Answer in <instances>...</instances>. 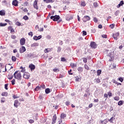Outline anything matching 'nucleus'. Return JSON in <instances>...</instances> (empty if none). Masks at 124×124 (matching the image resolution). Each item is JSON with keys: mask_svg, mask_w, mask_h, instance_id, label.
Masks as SVG:
<instances>
[{"mask_svg": "<svg viewBox=\"0 0 124 124\" xmlns=\"http://www.w3.org/2000/svg\"><path fill=\"white\" fill-rule=\"evenodd\" d=\"M60 16L55 15L54 16H50V19L53 20L54 22H57V21H59L60 20Z\"/></svg>", "mask_w": 124, "mask_h": 124, "instance_id": "obj_1", "label": "nucleus"}, {"mask_svg": "<svg viewBox=\"0 0 124 124\" xmlns=\"http://www.w3.org/2000/svg\"><path fill=\"white\" fill-rule=\"evenodd\" d=\"M16 79L17 80H21L22 79V75H21V72L19 71H16Z\"/></svg>", "mask_w": 124, "mask_h": 124, "instance_id": "obj_2", "label": "nucleus"}, {"mask_svg": "<svg viewBox=\"0 0 124 124\" xmlns=\"http://www.w3.org/2000/svg\"><path fill=\"white\" fill-rule=\"evenodd\" d=\"M30 77H31V74L28 72H25L24 74L23 78L25 79H30Z\"/></svg>", "mask_w": 124, "mask_h": 124, "instance_id": "obj_3", "label": "nucleus"}, {"mask_svg": "<svg viewBox=\"0 0 124 124\" xmlns=\"http://www.w3.org/2000/svg\"><path fill=\"white\" fill-rule=\"evenodd\" d=\"M120 36V32H118L115 33H113L112 35V37H113L115 40H118V36Z\"/></svg>", "mask_w": 124, "mask_h": 124, "instance_id": "obj_4", "label": "nucleus"}, {"mask_svg": "<svg viewBox=\"0 0 124 124\" xmlns=\"http://www.w3.org/2000/svg\"><path fill=\"white\" fill-rule=\"evenodd\" d=\"M26 47L24 46H22L19 48V52L20 53V54H23V53L26 52Z\"/></svg>", "mask_w": 124, "mask_h": 124, "instance_id": "obj_5", "label": "nucleus"}, {"mask_svg": "<svg viewBox=\"0 0 124 124\" xmlns=\"http://www.w3.org/2000/svg\"><path fill=\"white\" fill-rule=\"evenodd\" d=\"M52 124H56L57 122V115L56 114H54V116H53V118L52 119Z\"/></svg>", "mask_w": 124, "mask_h": 124, "instance_id": "obj_6", "label": "nucleus"}, {"mask_svg": "<svg viewBox=\"0 0 124 124\" xmlns=\"http://www.w3.org/2000/svg\"><path fill=\"white\" fill-rule=\"evenodd\" d=\"M66 21H70V20H72L73 19V16L71 15H66L65 16Z\"/></svg>", "mask_w": 124, "mask_h": 124, "instance_id": "obj_7", "label": "nucleus"}, {"mask_svg": "<svg viewBox=\"0 0 124 124\" xmlns=\"http://www.w3.org/2000/svg\"><path fill=\"white\" fill-rule=\"evenodd\" d=\"M38 0H35L33 2V7L35 8L37 10H38V6L37 5V2Z\"/></svg>", "mask_w": 124, "mask_h": 124, "instance_id": "obj_8", "label": "nucleus"}, {"mask_svg": "<svg viewBox=\"0 0 124 124\" xmlns=\"http://www.w3.org/2000/svg\"><path fill=\"white\" fill-rule=\"evenodd\" d=\"M90 20H91V17L88 16H85L83 18V22H87V21H90Z\"/></svg>", "mask_w": 124, "mask_h": 124, "instance_id": "obj_9", "label": "nucleus"}, {"mask_svg": "<svg viewBox=\"0 0 124 124\" xmlns=\"http://www.w3.org/2000/svg\"><path fill=\"white\" fill-rule=\"evenodd\" d=\"M29 67L30 68L31 71L35 69V65H33L32 63L30 64Z\"/></svg>", "mask_w": 124, "mask_h": 124, "instance_id": "obj_10", "label": "nucleus"}, {"mask_svg": "<svg viewBox=\"0 0 124 124\" xmlns=\"http://www.w3.org/2000/svg\"><path fill=\"white\" fill-rule=\"evenodd\" d=\"M20 45L23 46V45H25V43H26V39L24 38H22L20 40Z\"/></svg>", "mask_w": 124, "mask_h": 124, "instance_id": "obj_11", "label": "nucleus"}, {"mask_svg": "<svg viewBox=\"0 0 124 124\" xmlns=\"http://www.w3.org/2000/svg\"><path fill=\"white\" fill-rule=\"evenodd\" d=\"M90 46L92 48H93V49H95L96 48V45H95V43H94V42H91Z\"/></svg>", "mask_w": 124, "mask_h": 124, "instance_id": "obj_12", "label": "nucleus"}, {"mask_svg": "<svg viewBox=\"0 0 124 124\" xmlns=\"http://www.w3.org/2000/svg\"><path fill=\"white\" fill-rule=\"evenodd\" d=\"M124 0H122L120 1V3L117 6V8H120L121 6L124 5Z\"/></svg>", "mask_w": 124, "mask_h": 124, "instance_id": "obj_13", "label": "nucleus"}, {"mask_svg": "<svg viewBox=\"0 0 124 124\" xmlns=\"http://www.w3.org/2000/svg\"><path fill=\"white\" fill-rule=\"evenodd\" d=\"M39 44L38 43H34L32 44H31V47H37V46H39Z\"/></svg>", "mask_w": 124, "mask_h": 124, "instance_id": "obj_14", "label": "nucleus"}, {"mask_svg": "<svg viewBox=\"0 0 124 124\" xmlns=\"http://www.w3.org/2000/svg\"><path fill=\"white\" fill-rule=\"evenodd\" d=\"M44 1H45L46 3H50V2H51V3H53V2L55 1V0H44Z\"/></svg>", "mask_w": 124, "mask_h": 124, "instance_id": "obj_15", "label": "nucleus"}, {"mask_svg": "<svg viewBox=\"0 0 124 124\" xmlns=\"http://www.w3.org/2000/svg\"><path fill=\"white\" fill-rule=\"evenodd\" d=\"M0 15L1 16H4L5 15V11L4 10L0 11Z\"/></svg>", "mask_w": 124, "mask_h": 124, "instance_id": "obj_16", "label": "nucleus"}, {"mask_svg": "<svg viewBox=\"0 0 124 124\" xmlns=\"http://www.w3.org/2000/svg\"><path fill=\"white\" fill-rule=\"evenodd\" d=\"M78 70L79 72H82L83 70H84V68H83V67H79L78 68Z\"/></svg>", "mask_w": 124, "mask_h": 124, "instance_id": "obj_17", "label": "nucleus"}, {"mask_svg": "<svg viewBox=\"0 0 124 124\" xmlns=\"http://www.w3.org/2000/svg\"><path fill=\"white\" fill-rule=\"evenodd\" d=\"M123 104H124V101L123 100H120L118 102V105H119V106H122Z\"/></svg>", "mask_w": 124, "mask_h": 124, "instance_id": "obj_18", "label": "nucleus"}, {"mask_svg": "<svg viewBox=\"0 0 124 124\" xmlns=\"http://www.w3.org/2000/svg\"><path fill=\"white\" fill-rule=\"evenodd\" d=\"M70 65H71V67H72V68L77 67V64H76V63H71L70 64Z\"/></svg>", "mask_w": 124, "mask_h": 124, "instance_id": "obj_19", "label": "nucleus"}, {"mask_svg": "<svg viewBox=\"0 0 124 124\" xmlns=\"http://www.w3.org/2000/svg\"><path fill=\"white\" fill-rule=\"evenodd\" d=\"M50 89H49V88H46V90H45V93H46L47 94H48V93H50Z\"/></svg>", "mask_w": 124, "mask_h": 124, "instance_id": "obj_20", "label": "nucleus"}, {"mask_svg": "<svg viewBox=\"0 0 124 124\" xmlns=\"http://www.w3.org/2000/svg\"><path fill=\"white\" fill-rule=\"evenodd\" d=\"M51 51V48H46L44 50L45 53H49Z\"/></svg>", "mask_w": 124, "mask_h": 124, "instance_id": "obj_21", "label": "nucleus"}, {"mask_svg": "<svg viewBox=\"0 0 124 124\" xmlns=\"http://www.w3.org/2000/svg\"><path fill=\"white\" fill-rule=\"evenodd\" d=\"M20 69H21V72L24 73L25 71H26V69H25V68L23 67L22 66L20 67Z\"/></svg>", "mask_w": 124, "mask_h": 124, "instance_id": "obj_22", "label": "nucleus"}, {"mask_svg": "<svg viewBox=\"0 0 124 124\" xmlns=\"http://www.w3.org/2000/svg\"><path fill=\"white\" fill-rule=\"evenodd\" d=\"M101 72H102V71H101V70H98L97 71V76H99L100 74H101Z\"/></svg>", "mask_w": 124, "mask_h": 124, "instance_id": "obj_23", "label": "nucleus"}, {"mask_svg": "<svg viewBox=\"0 0 124 124\" xmlns=\"http://www.w3.org/2000/svg\"><path fill=\"white\" fill-rule=\"evenodd\" d=\"M115 120V118L112 117L110 119H108V122H110V123H113V121Z\"/></svg>", "mask_w": 124, "mask_h": 124, "instance_id": "obj_24", "label": "nucleus"}, {"mask_svg": "<svg viewBox=\"0 0 124 124\" xmlns=\"http://www.w3.org/2000/svg\"><path fill=\"white\" fill-rule=\"evenodd\" d=\"M82 60H83V62H84V63H87V62H88V59L86 58H83Z\"/></svg>", "mask_w": 124, "mask_h": 124, "instance_id": "obj_25", "label": "nucleus"}, {"mask_svg": "<svg viewBox=\"0 0 124 124\" xmlns=\"http://www.w3.org/2000/svg\"><path fill=\"white\" fill-rule=\"evenodd\" d=\"M58 98L59 99H61L62 97H63V94H59L58 96H57Z\"/></svg>", "mask_w": 124, "mask_h": 124, "instance_id": "obj_26", "label": "nucleus"}, {"mask_svg": "<svg viewBox=\"0 0 124 124\" xmlns=\"http://www.w3.org/2000/svg\"><path fill=\"white\" fill-rule=\"evenodd\" d=\"M84 68L85 69H86V70H90V67H89V66L86 64L84 65Z\"/></svg>", "mask_w": 124, "mask_h": 124, "instance_id": "obj_27", "label": "nucleus"}, {"mask_svg": "<svg viewBox=\"0 0 124 124\" xmlns=\"http://www.w3.org/2000/svg\"><path fill=\"white\" fill-rule=\"evenodd\" d=\"M114 100H116V101H119V100H120V97H119L118 96H116L115 97H114Z\"/></svg>", "mask_w": 124, "mask_h": 124, "instance_id": "obj_28", "label": "nucleus"}, {"mask_svg": "<svg viewBox=\"0 0 124 124\" xmlns=\"http://www.w3.org/2000/svg\"><path fill=\"white\" fill-rule=\"evenodd\" d=\"M7 25V23H0V27H5Z\"/></svg>", "mask_w": 124, "mask_h": 124, "instance_id": "obj_29", "label": "nucleus"}, {"mask_svg": "<svg viewBox=\"0 0 124 124\" xmlns=\"http://www.w3.org/2000/svg\"><path fill=\"white\" fill-rule=\"evenodd\" d=\"M101 123H102V124H103V123H104V124H107V123H108V120H104V121H102L101 122Z\"/></svg>", "mask_w": 124, "mask_h": 124, "instance_id": "obj_30", "label": "nucleus"}, {"mask_svg": "<svg viewBox=\"0 0 124 124\" xmlns=\"http://www.w3.org/2000/svg\"><path fill=\"white\" fill-rule=\"evenodd\" d=\"M66 117V115H65V114L64 113H62L61 114V118L62 119H64V118Z\"/></svg>", "mask_w": 124, "mask_h": 124, "instance_id": "obj_31", "label": "nucleus"}, {"mask_svg": "<svg viewBox=\"0 0 124 124\" xmlns=\"http://www.w3.org/2000/svg\"><path fill=\"white\" fill-rule=\"evenodd\" d=\"M8 78L9 80H12L13 79V76H11V75L8 76Z\"/></svg>", "mask_w": 124, "mask_h": 124, "instance_id": "obj_32", "label": "nucleus"}, {"mask_svg": "<svg viewBox=\"0 0 124 124\" xmlns=\"http://www.w3.org/2000/svg\"><path fill=\"white\" fill-rule=\"evenodd\" d=\"M115 16H118V15H119V14H120V11H116L115 13H114Z\"/></svg>", "mask_w": 124, "mask_h": 124, "instance_id": "obj_33", "label": "nucleus"}, {"mask_svg": "<svg viewBox=\"0 0 124 124\" xmlns=\"http://www.w3.org/2000/svg\"><path fill=\"white\" fill-rule=\"evenodd\" d=\"M1 95L2 96H6V95H7V92L2 93L1 94Z\"/></svg>", "mask_w": 124, "mask_h": 124, "instance_id": "obj_34", "label": "nucleus"}, {"mask_svg": "<svg viewBox=\"0 0 124 124\" xmlns=\"http://www.w3.org/2000/svg\"><path fill=\"white\" fill-rule=\"evenodd\" d=\"M29 123L30 124H33V123H34V120H33L32 119H30L29 120Z\"/></svg>", "mask_w": 124, "mask_h": 124, "instance_id": "obj_35", "label": "nucleus"}, {"mask_svg": "<svg viewBox=\"0 0 124 124\" xmlns=\"http://www.w3.org/2000/svg\"><path fill=\"white\" fill-rule=\"evenodd\" d=\"M12 60L13 61V62H16V57L15 56H12Z\"/></svg>", "mask_w": 124, "mask_h": 124, "instance_id": "obj_36", "label": "nucleus"}, {"mask_svg": "<svg viewBox=\"0 0 124 124\" xmlns=\"http://www.w3.org/2000/svg\"><path fill=\"white\" fill-rule=\"evenodd\" d=\"M81 6H86V2H85L84 1L81 2Z\"/></svg>", "mask_w": 124, "mask_h": 124, "instance_id": "obj_37", "label": "nucleus"}, {"mask_svg": "<svg viewBox=\"0 0 124 124\" xmlns=\"http://www.w3.org/2000/svg\"><path fill=\"white\" fill-rule=\"evenodd\" d=\"M23 19L27 21V20L29 19V17H28V16H25L23 17Z\"/></svg>", "mask_w": 124, "mask_h": 124, "instance_id": "obj_38", "label": "nucleus"}, {"mask_svg": "<svg viewBox=\"0 0 124 124\" xmlns=\"http://www.w3.org/2000/svg\"><path fill=\"white\" fill-rule=\"evenodd\" d=\"M93 6H94V7H97L98 6V4H97V2H94L93 3Z\"/></svg>", "mask_w": 124, "mask_h": 124, "instance_id": "obj_39", "label": "nucleus"}, {"mask_svg": "<svg viewBox=\"0 0 124 124\" xmlns=\"http://www.w3.org/2000/svg\"><path fill=\"white\" fill-rule=\"evenodd\" d=\"M15 82H16L15 79H13L11 81L12 85H15Z\"/></svg>", "mask_w": 124, "mask_h": 124, "instance_id": "obj_40", "label": "nucleus"}, {"mask_svg": "<svg viewBox=\"0 0 124 124\" xmlns=\"http://www.w3.org/2000/svg\"><path fill=\"white\" fill-rule=\"evenodd\" d=\"M93 21L95 23H97V22H98V20L97 19V18L96 17L93 18Z\"/></svg>", "mask_w": 124, "mask_h": 124, "instance_id": "obj_41", "label": "nucleus"}, {"mask_svg": "<svg viewBox=\"0 0 124 124\" xmlns=\"http://www.w3.org/2000/svg\"><path fill=\"white\" fill-rule=\"evenodd\" d=\"M61 51H62V48L61 47V46H59L58 48L57 52H58V53H60V52H61Z\"/></svg>", "mask_w": 124, "mask_h": 124, "instance_id": "obj_42", "label": "nucleus"}, {"mask_svg": "<svg viewBox=\"0 0 124 124\" xmlns=\"http://www.w3.org/2000/svg\"><path fill=\"white\" fill-rule=\"evenodd\" d=\"M37 40H39V39H41L42 38V36L41 35H39L38 37L37 36Z\"/></svg>", "mask_w": 124, "mask_h": 124, "instance_id": "obj_43", "label": "nucleus"}, {"mask_svg": "<svg viewBox=\"0 0 124 124\" xmlns=\"http://www.w3.org/2000/svg\"><path fill=\"white\" fill-rule=\"evenodd\" d=\"M13 5L16 6V0H14L12 2Z\"/></svg>", "mask_w": 124, "mask_h": 124, "instance_id": "obj_44", "label": "nucleus"}, {"mask_svg": "<svg viewBox=\"0 0 124 124\" xmlns=\"http://www.w3.org/2000/svg\"><path fill=\"white\" fill-rule=\"evenodd\" d=\"M29 35L31 36V37H32V35H33V34L32 33V31H30V32L28 33Z\"/></svg>", "mask_w": 124, "mask_h": 124, "instance_id": "obj_45", "label": "nucleus"}, {"mask_svg": "<svg viewBox=\"0 0 124 124\" xmlns=\"http://www.w3.org/2000/svg\"><path fill=\"white\" fill-rule=\"evenodd\" d=\"M95 80L96 82H97V83H99L101 82L100 79L99 78H96V79H95Z\"/></svg>", "mask_w": 124, "mask_h": 124, "instance_id": "obj_46", "label": "nucleus"}, {"mask_svg": "<svg viewBox=\"0 0 124 124\" xmlns=\"http://www.w3.org/2000/svg\"><path fill=\"white\" fill-rule=\"evenodd\" d=\"M61 62H66V59L64 57L61 58Z\"/></svg>", "mask_w": 124, "mask_h": 124, "instance_id": "obj_47", "label": "nucleus"}, {"mask_svg": "<svg viewBox=\"0 0 124 124\" xmlns=\"http://www.w3.org/2000/svg\"><path fill=\"white\" fill-rule=\"evenodd\" d=\"M39 89H40V87L38 86L36 87V88H35V91L36 92H37V91H38V90H39Z\"/></svg>", "mask_w": 124, "mask_h": 124, "instance_id": "obj_48", "label": "nucleus"}, {"mask_svg": "<svg viewBox=\"0 0 124 124\" xmlns=\"http://www.w3.org/2000/svg\"><path fill=\"white\" fill-rule=\"evenodd\" d=\"M72 72V70L70 69L69 71H68V73L69 74V75H73V73H71Z\"/></svg>", "mask_w": 124, "mask_h": 124, "instance_id": "obj_49", "label": "nucleus"}, {"mask_svg": "<svg viewBox=\"0 0 124 124\" xmlns=\"http://www.w3.org/2000/svg\"><path fill=\"white\" fill-rule=\"evenodd\" d=\"M65 104H66V106H69V105L70 104V102L66 101L65 102Z\"/></svg>", "mask_w": 124, "mask_h": 124, "instance_id": "obj_50", "label": "nucleus"}, {"mask_svg": "<svg viewBox=\"0 0 124 124\" xmlns=\"http://www.w3.org/2000/svg\"><path fill=\"white\" fill-rule=\"evenodd\" d=\"M114 27H115V25H114V24L109 25V28H111V29H114Z\"/></svg>", "mask_w": 124, "mask_h": 124, "instance_id": "obj_51", "label": "nucleus"}, {"mask_svg": "<svg viewBox=\"0 0 124 124\" xmlns=\"http://www.w3.org/2000/svg\"><path fill=\"white\" fill-rule=\"evenodd\" d=\"M53 70L54 72H57V71H60V70H59V69H58V68H54V69H53Z\"/></svg>", "mask_w": 124, "mask_h": 124, "instance_id": "obj_52", "label": "nucleus"}, {"mask_svg": "<svg viewBox=\"0 0 124 124\" xmlns=\"http://www.w3.org/2000/svg\"><path fill=\"white\" fill-rule=\"evenodd\" d=\"M28 4H29V2H28L27 1H26L24 3V6H28Z\"/></svg>", "mask_w": 124, "mask_h": 124, "instance_id": "obj_53", "label": "nucleus"}, {"mask_svg": "<svg viewBox=\"0 0 124 124\" xmlns=\"http://www.w3.org/2000/svg\"><path fill=\"white\" fill-rule=\"evenodd\" d=\"M102 37L103 38H107V35L106 34L102 35Z\"/></svg>", "mask_w": 124, "mask_h": 124, "instance_id": "obj_54", "label": "nucleus"}, {"mask_svg": "<svg viewBox=\"0 0 124 124\" xmlns=\"http://www.w3.org/2000/svg\"><path fill=\"white\" fill-rule=\"evenodd\" d=\"M16 26H18V27H20V26H21V23H20L19 22H16Z\"/></svg>", "mask_w": 124, "mask_h": 124, "instance_id": "obj_55", "label": "nucleus"}, {"mask_svg": "<svg viewBox=\"0 0 124 124\" xmlns=\"http://www.w3.org/2000/svg\"><path fill=\"white\" fill-rule=\"evenodd\" d=\"M83 32V35L84 36V35H87V31H82Z\"/></svg>", "mask_w": 124, "mask_h": 124, "instance_id": "obj_56", "label": "nucleus"}, {"mask_svg": "<svg viewBox=\"0 0 124 124\" xmlns=\"http://www.w3.org/2000/svg\"><path fill=\"white\" fill-rule=\"evenodd\" d=\"M108 96H109V97H111V96H112V93H111V92H108Z\"/></svg>", "mask_w": 124, "mask_h": 124, "instance_id": "obj_57", "label": "nucleus"}, {"mask_svg": "<svg viewBox=\"0 0 124 124\" xmlns=\"http://www.w3.org/2000/svg\"><path fill=\"white\" fill-rule=\"evenodd\" d=\"M119 81H120V82H123L124 81V78H119Z\"/></svg>", "mask_w": 124, "mask_h": 124, "instance_id": "obj_58", "label": "nucleus"}, {"mask_svg": "<svg viewBox=\"0 0 124 124\" xmlns=\"http://www.w3.org/2000/svg\"><path fill=\"white\" fill-rule=\"evenodd\" d=\"M13 28H12V27L11 26H9L8 27V31H11V30L13 29Z\"/></svg>", "mask_w": 124, "mask_h": 124, "instance_id": "obj_59", "label": "nucleus"}, {"mask_svg": "<svg viewBox=\"0 0 124 124\" xmlns=\"http://www.w3.org/2000/svg\"><path fill=\"white\" fill-rule=\"evenodd\" d=\"M8 87V84H5V90H8V88H7Z\"/></svg>", "mask_w": 124, "mask_h": 124, "instance_id": "obj_60", "label": "nucleus"}, {"mask_svg": "<svg viewBox=\"0 0 124 124\" xmlns=\"http://www.w3.org/2000/svg\"><path fill=\"white\" fill-rule=\"evenodd\" d=\"M79 77H76V82H78L79 81Z\"/></svg>", "mask_w": 124, "mask_h": 124, "instance_id": "obj_61", "label": "nucleus"}, {"mask_svg": "<svg viewBox=\"0 0 124 124\" xmlns=\"http://www.w3.org/2000/svg\"><path fill=\"white\" fill-rule=\"evenodd\" d=\"M59 44L60 45H62L63 44V42H62V41H59Z\"/></svg>", "mask_w": 124, "mask_h": 124, "instance_id": "obj_62", "label": "nucleus"}, {"mask_svg": "<svg viewBox=\"0 0 124 124\" xmlns=\"http://www.w3.org/2000/svg\"><path fill=\"white\" fill-rule=\"evenodd\" d=\"M33 39L34 40L37 41V39H37V36H34L33 38Z\"/></svg>", "mask_w": 124, "mask_h": 124, "instance_id": "obj_63", "label": "nucleus"}, {"mask_svg": "<svg viewBox=\"0 0 124 124\" xmlns=\"http://www.w3.org/2000/svg\"><path fill=\"white\" fill-rule=\"evenodd\" d=\"M41 88H42V89H45L46 87H45V85L43 84L41 86Z\"/></svg>", "mask_w": 124, "mask_h": 124, "instance_id": "obj_64", "label": "nucleus"}]
</instances>
